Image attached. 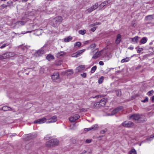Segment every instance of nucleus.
Returning <instances> with one entry per match:
<instances>
[{
  "instance_id": "obj_55",
  "label": "nucleus",
  "mask_w": 154,
  "mask_h": 154,
  "mask_svg": "<svg viewBox=\"0 0 154 154\" xmlns=\"http://www.w3.org/2000/svg\"><path fill=\"white\" fill-rule=\"evenodd\" d=\"M99 64L100 65H104V63L102 61H100L99 62Z\"/></svg>"
},
{
  "instance_id": "obj_11",
  "label": "nucleus",
  "mask_w": 154,
  "mask_h": 154,
  "mask_svg": "<svg viewBox=\"0 0 154 154\" xmlns=\"http://www.w3.org/2000/svg\"><path fill=\"white\" fill-rule=\"evenodd\" d=\"M98 127V125H93L91 127L89 128H85V131H89L91 130H95L97 129Z\"/></svg>"
},
{
  "instance_id": "obj_44",
  "label": "nucleus",
  "mask_w": 154,
  "mask_h": 154,
  "mask_svg": "<svg viewBox=\"0 0 154 154\" xmlns=\"http://www.w3.org/2000/svg\"><path fill=\"white\" fill-rule=\"evenodd\" d=\"M143 48H139L137 50V52L138 53H140L143 50Z\"/></svg>"
},
{
  "instance_id": "obj_53",
  "label": "nucleus",
  "mask_w": 154,
  "mask_h": 154,
  "mask_svg": "<svg viewBox=\"0 0 154 154\" xmlns=\"http://www.w3.org/2000/svg\"><path fill=\"white\" fill-rule=\"evenodd\" d=\"M12 2H7V3L8 4V6H10L11 5L12 3Z\"/></svg>"
},
{
  "instance_id": "obj_25",
  "label": "nucleus",
  "mask_w": 154,
  "mask_h": 154,
  "mask_svg": "<svg viewBox=\"0 0 154 154\" xmlns=\"http://www.w3.org/2000/svg\"><path fill=\"white\" fill-rule=\"evenodd\" d=\"M153 19L152 15H149L145 17V19L146 20H151Z\"/></svg>"
},
{
  "instance_id": "obj_29",
  "label": "nucleus",
  "mask_w": 154,
  "mask_h": 154,
  "mask_svg": "<svg viewBox=\"0 0 154 154\" xmlns=\"http://www.w3.org/2000/svg\"><path fill=\"white\" fill-rule=\"evenodd\" d=\"M8 53L9 58L14 56L16 55L15 54L14 52H8Z\"/></svg>"
},
{
  "instance_id": "obj_34",
  "label": "nucleus",
  "mask_w": 154,
  "mask_h": 154,
  "mask_svg": "<svg viewBox=\"0 0 154 154\" xmlns=\"http://www.w3.org/2000/svg\"><path fill=\"white\" fill-rule=\"evenodd\" d=\"M136 151L135 149H131L129 152V154H136Z\"/></svg>"
},
{
  "instance_id": "obj_52",
  "label": "nucleus",
  "mask_w": 154,
  "mask_h": 154,
  "mask_svg": "<svg viewBox=\"0 0 154 154\" xmlns=\"http://www.w3.org/2000/svg\"><path fill=\"white\" fill-rule=\"evenodd\" d=\"M50 137H49L48 136H47L45 137V139L46 140H48L50 139Z\"/></svg>"
},
{
  "instance_id": "obj_41",
  "label": "nucleus",
  "mask_w": 154,
  "mask_h": 154,
  "mask_svg": "<svg viewBox=\"0 0 154 154\" xmlns=\"http://www.w3.org/2000/svg\"><path fill=\"white\" fill-rule=\"evenodd\" d=\"M148 101V98L147 97H146L145 98L144 100L142 101L143 102L145 103L147 102Z\"/></svg>"
},
{
  "instance_id": "obj_26",
  "label": "nucleus",
  "mask_w": 154,
  "mask_h": 154,
  "mask_svg": "<svg viewBox=\"0 0 154 154\" xmlns=\"http://www.w3.org/2000/svg\"><path fill=\"white\" fill-rule=\"evenodd\" d=\"M72 38L71 36H69L67 38H64V41L65 42H67L70 41Z\"/></svg>"
},
{
  "instance_id": "obj_60",
  "label": "nucleus",
  "mask_w": 154,
  "mask_h": 154,
  "mask_svg": "<svg viewBox=\"0 0 154 154\" xmlns=\"http://www.w3.org/2000/svg\"><path fill=\"white\" fill-rule=\"evenodd\" d=\"M141 67V66H138L137 67H136V69H137V70L138 69L140 68Z\"/></svg>"
},
{
  "instance_id": "obj_1",
  "label": "nucleus",
  "mask_w": 154,
  "mask_h": 154,
  "mask_svg": "<svg viewBox=\"0 0 154 154\" xmlns=\"http://www.w3.org/2000/svg\"><path fill=\"white\" fill-rule=\"evenodd\" d=\"M129 119L137 123L143 122L146 121V119L144 115L137 114H134L130 116Z\"/></svg>"
},
{
  "instance_id": "obj_54",
  "label": "nucleus",
  "mask_w": 154,
  "mask_h": 154,
  "mask_svg": "<svg viewBox=\"0 0 154 154\" xmlns=\"http://www.w3.org/2000/svg\"><path fill=\"white\" fill-rule=\"evenodd\" d=\"M99 24H100V23H94L93 24L91 25V26H95Z\"/></svg>"
},
{
  "instance_id": "obj_64",
  "label": "nucleus",
  "mask_w": 154,
  "mask_h": 154,
  "mask_svg": "<svg viewBox=\"0 0 154 154\" xmlns=\"http://www.w3.org/2000/svg\"><path fill=\"white\" fill-rule=\"evenodd\" d=\"M41 30H39V29H38L37 30V31H40Z\"/></svg>"
},
{
  "instance_id": "obj_49",
  "label": "nucleus",
  "mask_w": 154,
  "mask_h": 154,
  "mask_svg": "<svg viewBox=\"0 0 154 154\" xmlns=\"http://www.w3.org/2000/svg\"><path fill=\"white\" fill-rule=\"evenodd\" d=\"M152 138H154V134H153L151 135L150 137V138L147 139V140L148 141L150 140H151L150 139Z\"/></svg>"
},
{
  "instance_id": "obj_58",
  "label": "nucleus",
  "mask_w": 154,
  "mask_h": 154,
  "mask_svg": "<svg viewBox=\"0 0 154 154\" xmlns=\"http://www.w3.org/2000/svg\"><path fill=\"white\" fill-rule=\"evenodd\" d=\"M151 100L153 102H154V96H153L152 98H151Z\"/></svg>"
},
{
  "instance_id": "obj_59",
  "label": "nucleus",
  "mask_w": 154,
  "mask_h": 154,
  "mask_svg": "<svg viewBox=\"0 0 154 154\" xmlns=\"http://www.w3.org/2000/svg\"><path fill=\"white\" fill-rule=\"evenodd\" d=\"M87 152L85 150H84L81 154H84L85 153Z\"/></svg>"
},
{
  "instance_id": "obj_9",
  "label": "nucleus",
  "mask_w": 154,
  "mask_h": 154,
  "mask_svg": "<svg viewBox=\"0 0 154 154\" xmlns=\"http://www.w3.org/2000/svg\"><path fill=\"white\" fill-rule=\"evenodd\" d=\"M48 121L46 122V123H51L56 122L57 121V117L54 116L48 119Z\"/></svg>"
},
{
  "instance_id": "obj_5",
  "label": "nucleus",
  "mask_w": 154,
  "mask_h": 154,
  "mask_svg": "<svg viewBox=\"0 0 154 154\" xmlns=\"http://www.w3.org/2000/svg\"><path fill=\"white\" fill-rule=\"evenodd\" d=\"M51 78L54 81H56V80L59 78V74L57 72H54L53 74L51 75Z\"/></svg>"
},
{
  "instance_id": "obj_18",
  "label": "nucleus",
  "mask_w": 154,
  "mask_h": 154,
  "mask_svg": "<svg viewBox=\"0 0 154 154\" xmlns=\"http://www.w3.org/2000/svg\"><path fill=\"white\" fill-rule=\"evenodd\" d=\"M140 38L138 36H136L134 38H131L132 41L135 43H137L139 41V38Z\"/></svg>"
},
{
  "instance_id": "obj_47",
  "label": "nucleus",
  "mask_w": 154,
  "mask_h": 154,
  "mask_svg": "<svg viewBox=\"0 0 154 154\" xmlns=\"http://www.w3.org/2000/svg\"><path fill=\"white\" fill-rule=\"evenodd\" d=\"M91 140H92L91 139H87L86 140L85 142L86 143H90L91 142Z\"/></svg>"
},
{
  "instance_id": "obj_13",
  "label": "nucleus",
  "mask_w": 154,
  "mask_h": 154,
  "mask_svg": "<svg viewBox=\"0 0 154 154\" xmlns=\"http://www.w3.org/2000/svg\"><path fill=\"white\" fill-rule=\"evenodd\" d=\"M66 54V53L64 52L63 51H60L57 53L56 54V56L57 57H63Z\"/></svg>"
},
{
  "instance_id": "obj_2",
  "label": "nucleus",
  "mask_w": 154,
  "mask_h": 154,
  "mask_svg": "<svg viewBox=\"0 0 154 154\" xmlns=\"http://www.w3.org/2000/svg\"><path fill=\"white\" fill-rule=\"evenodd\" d=\"M62 20V18L61 16H58L50 20V24L53 27H57L61 23Z\"/></svg>"
},
{
  "instance_id": "obj_30",
  "label": "nucleus",
  "mask_w": 154,
  "mask_h": 154,
  "mask_svg": "<svg viewBox=\"0 0 154 154\" xmlns=\"http://www.w3.org/2000/svg\"><path fill=\"white\" fill-rule=\"evenodd\" d=\"M66 73H68L69 72V73H68V74L69 75H72L73 73V71L72 69H68L65 71Z\"/></svg>"
},
{
  "instance_id": "obj_38",
  "label": "nucleus",
  "mask_w": 154,
  "mask_h": 154,
  "mask_svg": "<svg viewBox=\"0 0 154 154\" xmlns=\"http://www.w3.org/2000/svg\"><path fill=\"white\" fill-rule=\"evenodd\" d=\"M31 144V143H29L28 144H27L25 146V148L26 149H29L31 146H30Z\"/></svg>"
},
{
  "instance_id": "obj_57",
  "label": "nucleus",
  "mask_w": 154,
  "mask_h": 154,
  "mask_svg": "<svg viewBox=\"0 0 154 154\" xmlns=\"http://www.w3.org/2000/svg\"><path fill=\"white\" fill-rule=\"evenodd\" d=\"M128 49L130 50H132L134 49V48L133 47H128Z\"/></svg>"
},
{
  "instance_id": "obj_61",
  "label": "nucleus",
  "mask_w": 154,
  "mask_h": 154,
  "mask_svg": "<svg viewBox=\"0 0 154 154\" xmlns=\"http://www.w3.org/2000/svg\"><path fill=\"white\" fill-rule=\"evenodd\" d=\"M28 0H22V2H26Z\"/></svg>"
},
{
  "instance_id": "obj_35",
  "label": "nucleus",
  "mask_w": 154,
  "mask_h": 154,
  "mask_svg": "<svg viewBox=\"0 0 154 154\" xmlns=\"http://www.w3.org/2000/svg\"><path fill=\"white\" fill-rule=\"evenodd\" d=\"M79 33L82 35H84L86 32V31L85 30H80L79 31Z\"/></svg>"
},
{
  "instance_id": "obj_4",
  "label": "nucleus",
  "mask_w": 154,
  "mask_h": 154,
  "mask_svg": "<svg viewBox=\"0 0 154 154\" xmlns=\"http://www.w3.org/2000/svg\"><path fill=\"white\" fill-rule=\"evenodd\" d=\"M122 126L127 128H131L134 125V123L132 122L129 121H125L122 123Z\"/></svg>"
},
{
  "instance_id": "obj_22",
  "label": "nucleus",
  "mask_w": 154,
  "mask_h": 154,
  "mask_svg": "<svg viewBox=\"0 0 154 154\" xmlns=\"http://www.w3.org/2000/svg\"><path fill=\"white\" fill-rule=\"evenodd\" d=\"M2 109L4 111H6L8 110H11V109L9 107L7 106H4L2 107Z\"/></svg>"
},
{
  "instance_id": "obj_51",
  "label": "nucleus",
  "mask_w": 154,
  "mask_h": 154,
  "mask_svg": "<svg viewBox=\"0 0 154 154\" xmlns=\"http://www.w3.org/2000/svg\"><path fill=\"white\" fill-rule=\"evenodd\" d=\"M81 75L84 78H85L86 76V73H84L83 74H81Z\"/></svg>"
},
{
  "instance_id": "obj_8",
  "label": "nucleus",
  "mask_w": 154,
  "mask_h": 154,
  "mask_svg": "<svg viewBox=\"0 0 154 154\" xmlns=\"http://www.w3.org/2000/svg\"><path fill=\"white\" fill-rule=\"evenodd\" d=\"M46 120L47 119L45 118H44L42 119H39L35 121L34 123L38 124H42L45 122Z\"/></svg>"
},
{
  "instance_id": "obj_10",
  "label": "nucleus",
  "mask_w": 154,
  "mask_h": 154,
  "mask_svg": "<svg viewBox=\"0 0 154 154\" xmlns=\"http://www.w3.org/2000/svg\"><path fill=\"white\" fill-rule=\"evenodd\" d=\"M98 4L97 3H96L91 7L88 9L87 11H88V13H90L92 12L94 10L97 9L98 7Z\"/></svg>"
},
{
  "instance_id": "obj_43",
  "label": "nucleus",
  "mask_w": 154,
  "mask_h": 154,
  "mask_svg": "<svg viewBox=\"0 0 154 154\" xmlns=\"http://www.w3.org/2000/svg\"><path fill=\"white\" fill-rule=\"evenodd\" d=\"M106 131H107V129H105L104 130H102L100 131V133L101 134H103L105 132H106Z\"/></svg>"
},
{
  "instance_id": "obj_7",
  "label": "nucleus",
  "mask_w": 154,
  "mask_h": 154,
  "mask_svg": "<svg viewBox=\"0 0 154 154\" xmlns=\"http://www.w3.org/2000/svg\"><path fill=\"white\" fill-rule=\"evenodd\" d=\"M106 100L105 98H103L99 102H98L94 104V105H96L97 104L100 105L101 106H104L105 105Z\"/></svg>"
},
{
  "instance_id": "obj_32",
  "label": "nucleus",
  "mask_w": 154,
  "mask_h": 154,
  "mask_svg": "<svg viewBox=\"0 0 154 154\" xmlns=\"http://www.w3.org/2000/svg\"><path fill=\"white\" fill-rule=\"evenodd\" d=\"M97 68V66H94L91 69V73H94L95 72V70H96Z\"/></svg>"
},
{
  "instance_id": "obj_20",
  "label": "nucleus",
  "mask_w": 154,
  "mask_h": 154,
  "mask_svg": "<svg viewBox=\"0 0 154 154\" xmlns=\"http://www.w3.org/2000/svg\"><path fill=\"white\" fill-rule=\"evenodd\" d=\"M26 23V22L24 21H19L15 23V24L16 25H17L18 27L20 26H23Z\"/></svg>"
},
{
  "instance_id": "obj_63",
  "label": "nucleus",
  "mask_w": 154,
  "mask_h": 154,
  "mask_svg": "<svg viewBox=\"0 0 154 154\" xmlns=\"http://www.w3.org/2000/svg\"><path fill=\"white\" fill-rule=\"evenodd\" d=\"M8 6H8V5H6L4 6V8H7Z\"/></svg>"
},
{
  "instance_id": "obj_16",
  "label": "nucleus",
  "mask_w": 154,
  "mask_h": 154,
  "mask_svg": "<svg viewBox=\"0 0 154 154\" xmlns=\"http://www.w3.org/2000/svg\"><path fill=\"white\" fill-rule=\"evenodd\" d=\"M121 109V107H119L114 109L111 112V115H113L116 113L118 112L119 110Z\"/></svg>"
},
{
  "instance_id": "obj_23",
  "label": "nucleus",
  "mask_w": 154,
  "mask_h": 154,
  "mask_svg": "<svg viewBox=\"0 0 154 154\" xmlns=\"http://www.w3.org/2000/svg\"><path fill=\"white\" fill-rule=\"evenodd\" d=\"M130 60V58L129 57H126V58L122 60L121 62L122 63L127 62L129 61Z\"/></svg>"
},
{
  "instance_id": "obj_39",
  "label": "nucleus",
  "mask_w": 154,
  "mask_h": 154,
  "mask_svg": "<svg viewBox=\"0 0 154 154\" xmlns=\"http://www.w3.org/2000/svg\"><path fill=\"white\" fill-rule=\"evenodd\" d=\"M8 44L7 43H5L3 44L2 46L0 47L1 49H2L5 48L6 46H8Z\"/></svg>"
},
{
  "instance_id": "obj_56",
  "label": "nucleus",
  "mask_w": 154,
  "mask_h": 154,
  "mask_svg": "<svg viewBox=\"0 0 154 154\" xmlns=\"http://www.w3.org/2000/svg\"><path fill=\"white\" fill-rule=\"evenodd\" d=\"M96 29V28L95 27H93L91 28V30L92 32H94L95 30Z\"/></svg>"
},
{
  "instance_id": "obj_50",
  "label": "nucleus",
  "mask_w": 154,
  "mask_h": 154,
  "mask_svg": "<svg viewBox=\"0 0 154 154\" xmlns=\"http://www.w3.org/2000/svg\"><path fill=\"white\" fill-rule=\"evenodd\" d=\"M5 59L9 58L8 52H6V53H5Z\"/></svg>"
},
{
  "instance_id": "obj_31",
  "label": "nucleus",
  "mask_w": 154,
  "mask_h": 154,
  "mask_svg": "<svg viewBox=\"0 0 154 154\" xmlns=\"http://www.w3.org/2000/svg\"><path fill=\"white\" fill-rule=\"evenodd\" d=\"M104 79V77L103 76H101L99 79L98 81V82L99 84H101Z\"/></svg>"
},
{
  "instance_id": "obj_14",
  "label": "nucleus",
  "mask_w": 154,
  "mask_h": 154,
  "mask_svg": "<svg viewBox=\"0 0 154 154\" xmlns=\"http://www.w3.org/2000/svg\"><path fill=\"white\" fill-rule=\"evenodd\" d=\"M110 3V2L109 0L104 1L100 5V8H102L105 6L106 5Z\"/></svg>"
},
{
  "instance_id": "obj_15",
  "label": "nucleus",
  "mask_w": 154,
  "mask_h": 154,
  "mask_svg": "<svg viewBox=\"0 0 154 154\" xmlns=\"http://www.w3.org/2000/svg\"><path fill=\"white\" fill-rule=\"evenodd\" d=\"M102 52L101 51H100L98 52H97L93 56L92 58L94 59H96L101 55Z\"/></svg>"
},
{
  "instance_id": "obj_24",
  "label": "nucleus",
  "mask_w": 154,
  "mask_h": 154,
  "mask_svg": "<svg viewBox=\"0 0 154 154\" xmlns=\"http://www.w3.org/2000/svg\"><path fill=\"white\" fill-rule=\"evenodd\" d=\"M147 38L145 37H144L141 39L140 42L142 44H144L145 43L147 42Z\"/></svg>"
},
{
  "instance_id": "obj_6",
  "label": "nucleus",
  "mask_w": 154,
  "mask_h": 154,
  "mask_svg": "<svg viewBox=\"0 0 154 154\" xmlns=\"http://www.w3.org/2000/svg\"><path fill=\"white\" fill-rule=\"evenodd\" d=\"M80 118V116L78 114L75 115L73 116H71L69 119V120L71 122H73L77 120Z\"/></svg>"
},
{
  "instance_id": "obj_42",
  "label": "nucleus",
  "mask_w": 154,
  "mask_h": 154,
  "mask_svg": "<svg viewBox=\"0 0 154 154\" xmlns=\"http://www.w3.org/2000/svg\"><path fill=\"white\" fill-rule=\"evenodd\" d=\"M72 57H78L79 56H78V55H77V53H75L73 54H72Z\"/></svg>"
},
{
  "instance_id": "obj_37",
  "label": "nucleus",
  "mask_w": 154,
  "mask_h": 154,
  "mask_svg": "<svg viewBox=\"0 0 154 154\" xmlns=\"http://www.w3.org/2000/svg\"><path fill=\"white\" fill-rule=\"evenodd\" d=\"M27 137H29L28 139H31L35 137V136L31 134H27Z\"/></svg>"
},
{
  "instance_id": "obj_48",
  "label": "nucleus",
  "mask_w": 154,
  "mask_h": 154,
  "mask_svg": "<svg viewBox=\"0 0 154 154\" xmlns=\"http://www.w3.org/2000/svg\"><path fill=\"white\" fill-rule=\"evenodd\" d=\"M154 91L153 90L150 91L148 92V94L149 95H150L152 94H153Z\"/></svg>"
},
{
  "instance_id": "obj_19",
  "label": "nucleus",
  "mask_w": 154,
  "mask_h": 154,
  "mask_svg": "<svg viewBox=\"0 0 154 154\" xmlns=\"http://www.w3.org/2000/svg\"><path fill=\"white\" fill-rule=\"evenodd\" d=\"M121 35L120 34H118L117 36V38L116 40V42L117 44H119L121 40Z\"/></svg>"
},
{
  "instance_id": "obj_21",
  "label": "nucleus",
  "mask_w": 154,
  "mask_h": 154,
  "mask_svg": "<svg viewBox=\"0 0 154 154\" xmlns=\"http://www.w3.org/2000/svg\"><path fill=\"white\" fill-rule=\"evenodd\" d=\"M46 59L50 61L51 60H53L54 59V56L51 54H49L46 57Z\"/></svg>"
},
{
  "instance_id": "obj_36",
  "label": "nucleus",
  "mask_w": 154,
  "mask_h": 154,
  "mask_svg": "<svg viewBox=\"0 0 154 154\" xmlns=\"http://www.w3.org/2000/svg\"><path fill=\"white\" fill-rule=\"evenodd\" d=\"M17 26L18 25H16L15 23H14L12 24L11 25V26L12 28L15 29L18 27V26Z\"/></svg>"
},
{
  "instance_id": "obj_28",
  "label": "nucleus",
  "mask_w": 154,
  "mask_h": 154,
  "mask_svg": "<svg viewBox=\"0 0 154 154\" xmlns=\"http://www.w3.org/2000/svg\"><path fill=\"white\" fill-rule=\"evenodd\" d=\"M85 51V49H83L82 50H79L76 53L77 54V55H78V56H79L81 54H82L83 52H84Z\"/></svg>"
},
{
  "instance_id": "obj_45",
  "label": "nucleus",
  "mask_w": 154,
  "mask_h": 154,
  "mask_svg": "<svg viewBox=\"0 0 154 154\" xmlns=\"http://www.w3.org/2000/svg\"><path fill=\"white\" fill-rule=\"evenodd\" d=\"M96 45L95 44H93L91 45L90 48H94L96 47Z\"/></svg>"
},
{
  "instance_id": "obj_3",
  "label": "nucleus",
  "mask_w": 154,
  "mask_h": 154,
  "mask_svg": "<svg viewBox=\"0 0 154 154\" xmlns=\"http://www.w3.org/2000/svg\"><path fill=\"white\" fill-rule=\"evenodd\" d=\"M58 144V140L56 139H54L46 142V145L47 146L49 147L51 146H56Z\"/></svg>"
},
{
  "instance_id": "obj_62",
  "label": "nucleus",
  "mask_w": 154,
  "mask_h": 154,
  "mask_svg": "<svg viewBox=\"0 0 154 154\" xmlns=\"http://www.w3.org/2000/svg\"><path fill=\"white\" fill-rule=\"evenodd\" d=\"M31 32V31H27V32H26L25 33H23V32H22V34H24V33H28V32Z\"/></svg>"
},
{
  "instance_id": "obj_17",
  "label": "nucleus",
  "mask_w": 154,
  "mask_h": 154,
  "mask_svg": "<svg viewBox=\"0 0 154 154\" xmlns=\"http://www.w3.org/2000/svg\"><path fill=\"white\" fill-rule=\"evenodd\" d=\"M85 68V66L84 65H81L77 67L76 70H77L78 72H79L83 70Z\"/></svg>"
},
{
  "instance_id": "obj_33",
  "label": "nucleus",
  "mask_w": 154,
  "mask_h": 154,
  "mask_svg": "<svg viewBox=\"0 0 154 154\" xmlns=\"http://www.w3.org/2000/svg\"><path fill=\"white\" fill-rule=\"evenodd\" d=\"M19 49H21L22 50H26V52L27 50L26 47L25 46H23V45H20L19 46Z\"/></svg>"
},
{
  "instance_id": "obj_12",
  "label": "nucleus",
  "mask_w": 154,
  "mask_h": 154,
  "mask_svg": "<svg viewBox=\"0 0 154 154\" xmlns=\"http://www.w3.org/2000/svg\"><path fill=\"white\" fill-rule=\"evenodd\" d=\"M44 51L41 49L36 51L35 54V56L38 57L41 56L44 53Z\"/></svg>"
},
{
  "instance_id": "obj_46",
  "label": "nucleus",
  "mask_w": 154,
  "mask_h": 154,
  "mask_svg": "<svg viewBox=\"0 0 154 154\" xmlns=\"http://www.w3.org/2000/svg\"><path fill=\"white\" fill-rule=\"evenodd\" d=\"M76 45L79 47H80L81 45V43L80 42H76Z\"/></svg>"
},
{
  "instance_id": "obj_40",
  "label": "nucleus",
  "mask_w": 154,
  "mask_h": 154,
  "mask_svg": "<svg viewBox=\"0 0 154 154\" xmlns=\"http://www.w3.org/2000/svg\"><path fill=\"white\" fill-rule=\"evenodd\" d=\"M5 53L0 55V60H3L5 59Z\"/></svg>"
},
{
  "instance_id": "obj_27",
  "label": "nucleus",
  "mask_w": 154,
  "mask_h": 154,
  "mask_svg": "<svg viewBox=\"0 0 154 154\" xmlns=\"http://www.w3.org/2000/svg\"><path fill=\"white\" fill-rule=\"evenodd\" d=\"M118 97H120L121 95V90L119 89L115 91Z\"/></svg>"
}]
</instances>
